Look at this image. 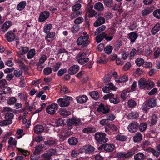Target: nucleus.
Listing matches in <instances>:
<instances>
[{"label": "nucleus", "mask_w": 160, "mask_h": 160, "mask_svg": "<svg viewBox=\"0 0 160 160\" xmlns=\"http://www.w3.org/2000/svg\"><path fill=\"white\" fill-rule=\"evenodd\" d=\"M68 143L71 145H76L78 142V140L77 138L72 137L70 138L68 141Z\"/></svg>", "instance_id": "obj_40"}, {"label": "nucleus", "mask_w": 160, "mask_h": 160, "mask_svg": "<svg viewBox=\"0 0 160 160\" xmlns=\"http://www.w3.org/2000/svg\"><path fill=\"white\" fill-rule=\"evenodd\" d=\"M129 39L132 43H134L138 37L137 34L134 32H132L128 34Z\"/></svg>", "instance_id": "obj_24"}, {"label": "nucleus", "mask_w": 160, "mask_h": 160, "mask_svg": "<svg viewBox=\"0 0 160 160\" xmlns=\"http://www.w3.org/2000/svg\"><path fill=\"white\" fill-rule=\"evenodd\" d=\"M77 59L78 63L81 65H84L89 60V58H80V57H77Z\"/></svg>", "instance_id": "obj_25"}, {"label": "nucleus", "mask_w": 160, "mask_h": 160, "mask_svg": "<svg viewBox=\"0 0 160 160\" xmlns=\"http://www.w3.org/2000/svg\"><path fill=\"white\" fill-rule=\"evenodd\" d=\"M13 114L11 112H8L6 113L5 116V118L6 120H12L13 118Z\"/></svg>", "instance_id": "obj_60"}, {"label": "nucleus", "mask_w": 160, "mask_h": 160, "mask_svg": "<svg viewBox=\"0 0 160 160\" xmlns=\"http://www.w3.org/2000/svg\"><path fill=\"white\" fill-rule=\"evenodd\" d=\"M50 15L49 12L47 11H45L41 13L38 18V22H42L48 18Z\"/></svg>", "instance_id": "obj_11"}, {"label": "nucleus", "mask_w": 160, "mask_h": 160, "mask_svg": "<svg viewBox=\"0 0 160 160\" xmlns=\"http://www.w3.org/2000/svg\"><path fill=\"white\" fill-rule=\"evenodd\" d=\"M106 27L105 25H102L99 28H97L95 32V35H98L101 32L105 30Z\"/></svg>", "instance_id": "obj_45"}, {"label": "nucleus", "mask_w": 160, "mask_h": 160, "mask_svg": "<svg viewBox=\"0 0 160 160\" xmlns=\"http://www.w3.org/2000/svg\"><path fill=\"white\" fill-rule=\"evenodd\" d=\"M12 123V120H6L0 122V126H4L6 125H9Z\"/></svg>", "instance_id": "obj_44"}, {"label": "nucleus", "mask_w": 160, "mask_h": 160, "mask_svg": "<svg viewBox=\"0 0 160 160\" xmlns=\"http://www.w3.org/2000/svg\"><path fill=\"white\" fill-rule=\"evenodd\" d=\"M55 33L53 32H50L48 33L45 37V39L48 42H51L54 39Z\"/></svg>", "instance_id": "obj_18"}, {"label": "nucleus", "mask_w": 160, "mask_h": 160, "mask_svg": "<svg viewBox=\"0 0 160 160\" xmlns=\"http://www.w3.org/2000/svg\"><path fill=\"white\" fill-rule=\"evenodd\" d=\"M138 117V114L136 112H131L128 115V117L130 119H134L137 118Z\"/></svg>", "instance_id": "obj_37"}, {"label": "nucleus", "mask_w": 160, "mask_h": 160, "mask_svg": "<svg viewBox=\"0 0 160 160\" xmlns=\"http://www.w3.org/2000/svg\"><path fill=\"white\" fill-rule=\"evenodd\" d=\"M26 5V2L24 1H22L18 5L17 9L19 11H22L24 9Z\"/></svg>", "instance_id": "obj_31"}, {"label": "nucleus", "mask_w": 160, "mask_h": 160, "mask_svg": "<svg viewBox=\"0 0 160 160\" xmlns=\"http://www.w3.org/2000/svg\"><path fill=\"white\" fill-rule=\"evenodd\" d=\"M43 147L42 145H39L36 146L35 149L33 152V154L35 155H38L40 154V152L42 150Z\"/></svg>", "instance_id": "obj_46"}, {"label": "nucleus", "mask_w": 160, "mask_h": 160, "mask_svg": "<svg viewBox=\"0 0 160 160\" xmlns=\"http://www.w3.org/2000/svg\"><path fill=\"white\" fill-rule=\"evenodd\" d=\"M147 128V125L146 123H141L139 127V130L141 132L145 131Z\"/></svg>", "instance_id": "obj_58"}, {"label": "nucleus", "mask_w": 160, "mask_h": 160, "mask_svg": "<svg viewBox=\"0 0 160 160\" xmlns=\"http://www.w3.org/2000/svg\"><path fill=\"white\" fill-rule=\"evenodd\" d=\"M148 105L151 108L155 107L156 105V99L153 98L149 99L148 101Z\"/></svg>", "instance_id": "obj_32"}, {"label": "nucleus", "mask_w": 160, "mask_h": 160, "mask_svg": "<svg viewBox=\"0 0 160 160\" xmlns=\"http://www.w3.org/2000/svg\"><path fill=\"white\" fill-rule=\"evenodd\" d=\"M83 149L86 153H89L94 151V148L90 145H85L83 147Z\"/></svg>", "instance_id": "obj_23"}, {"label": "nucleus", "mask_w": 160, "mask_h": 160, "mask_svg": "<svg viewBox=\"0 0 160 160\" xmlns=\"http://www.w3.org/2000/svg\"><path fill=\"white\" fill-rule=\"evenodd\" d=\"M94 9L98 11H102L104 9L103 4L101 2L96 3L94 6Z\"/></svg>", "instance_id": "obj_34"}, {"label": "nucleus", "mask_w": 160, "mask_h": 160, "mask_svg": "<svg viewBox=\"0 0 160 160\" xmlns=\"http://www.w3.org/2000/svg\"><path fill=\"white\" fill-rule=\"evenodd\" d=\"M153 14V16L156 18L160 19V9H157L154 11Z\"/></svg>", "instance_id": "obj_62"}, {"label": "nucleus", "mask_w": 160, "mask_h": 160, "mask_svg": "<svg viewBox=\"0 0 160 160\" xmlns=\"http://www.w3.org/2000/svg\"><path fill=\"white\" fill-rule=\"evenodd\" d=\"M81 5L80 4H77L72 7V10L73 12H78L79 10L81 8Z\"/></svg>", "instance_id": "obj_59"}, {"label": "nucleus", "mask_w": 160, "mask_h": 160, "mask_svg": "<svg viewBox=\"0 0 160 160\" xmlns=\"http://www.w3.org/2000/svg\"><path fill=\"white\" fill-rule=\"evenodd\" d=\"M153 11L152 8H147L142 11V15L145 16L152 12Z\"/></svg>", "instance_id": "obj_26"}, {"label": "nucleus", "mask_w": 160, "mask_h": 160, "mask_svg": "<svg viewBox=\"0 0 160 160\" xmlns=\"http://www.w3.org/2000/svg\"><path fill=\"white\" fill-rule=\"evenodd\" d=\"M57 143V142L55 141L52 140H48L44 142L45 145H48L49 146H52Z\"/></svg>", "instance_id": "obj_61"}, {"label": "nucleus", "mask_w": 160, "mask_h": 160, "mask_svg": "<svg viewBox=\"0 0 160 160\" xmlns=\"http://www.w3.org/2000/svg\"><path fill=\"white\" fill-rule=\"evenodd\" d=\"M106 119L108 121H112L116 118V117L113 113H108L107 114Z\"/></svg>", "instance_id": "obj_48"}, {"label": "nucleus", "mask_w": 160, "mask_h": 160, "mask_svg": "<svg viewBox=\"0 0 160 160\" xmlns=\"http://www.w3.org/2000/svg\"><path fill=\"white\" fill-rule=\"evenodd\" d=\"M142 138V134L138 132L133 137V141L135 142H139L141 141Z\"/></svg>", "instance_id": "obj_27"}, {"label": "nucleus", "mask_w": 160, "mask_h": 160, "mask_svg": "<svg viewBox=\"0 0 160 160\" xmlns=\"http://www.w3.org/2000/svg\"><path fill=\"white\" fill-rule=\"evenodd\" d=\"M138 86L141 89H150L154 86V83L151 80L147 81L144 78H142L138 82Z\"/></svg>", "instance_id": "obj_1"}, {"label": "nucleus", "mask_w": 160, "mask_h": 160, "mask_svg": "<svg viewBox=\"0 0 160 160\" xmlns=\"http://www.w3.org/2000/svg\"><path fill=\"white\" fill-rule=\"evenodd\" d=\"M17 101V99L15 97H10L7 100V103L9 105L14 104Z\"/></svg>", "instance_id": "obj_38"}, {"label": "nucleus", "mask_w": 160, "mask_h": 160, "mask_svg": "<svg viewBox=\"0 0 160 160\" xmlns=\"http://www.w3.org/2000/svg\"><path fill=\"white\" fill-rule=\"evenodd\" d=\"M138 125V122L135 121H132L128 126V129L130 132H134L137 130Z\"/></svg>", "instance_id": "obj_10"}, {"label": "nucleus", "mask_w": 160, "mask_h": 160, "mask_svg": "<svg viewBox=\"0 0 160 160\" xmlns=\"http://www.w3.org/2000/svg\"><path fill=\"white\" fill-rule=\"evenodd\" d=\"M59 113L61 115L64 117L70 115L71 113L70 112L67 111L65 109L61 108L60 110Z\"/></svg>", "instance_id": "obj_39"}, {"label": "nucleus", "mask_w": 160, "mask_h": 160, "mask_svg": "<svg viewBox=\"0 0 160 160\" xmlns=\"http://www.w3.org/2000/svg\"><path fill=\"white\" fill-rule=\"evenodd\" d=\"M107 62V60L104 57H100L97 60V62L102 64H105Z\"/></svg>", "instance_id": "obj_52"}, {"label": "nucleus", "mask_w": 160, "mask_h": 160, "mask_svg": "<svg viewBox=\"0 0 160 160\" xmlns=\"http://www.w3.org/2000/svg\"><path fill=\"white\" fill-rule=\"evenodd\" d=\"M89 94L91 97L95 100L98 99L99 97V95L97 91L91 92Z\"/></svg>", "instance_id": "obj_36"}, {"label": "nucleus", "mask_w": 160, "mask_h": 160, "mask_svg": "<svg viewBox=\"0 0 160 160\" xmlns=\"http://www.w3.org/2000/svg\"><path fill=\"white\" fill-rule=\"evenodd\" d=\"M89 36L88 35L85 36H80L77 40V43L78 45H82V47L84 48L88 46L89 44L88 40Z\"/></svg>", "instance_id": "obj_2"}, {"label": "nucleus", "mask_w": 160, "mask_h": 160, "mask_svg": "<svg viewBox=\"0 0 160 160\" xmlns=\"http://www.w3.org/2000/svg\"><path fill=\"white\" fill-rule=\"evenodd\" d=\"M128 78L126 75H123L119 78H116L115 80L117 82H122L127 81Z\"/></svg>", "instance_id": "obj_30"}, {"label": "nucleus", "mask_w": 160, "mask_h": 160, "mask_svg": "<svg viewBox=\"0 0 160 160\" xmlns=\"http://www.w3.org/2000/svg\"><path fill=\"white\" fill-rule=\"evenodd\" d=\"M23 71L22 69H17L14 71L13 73L16 77H19L22 75Z\"/></svg>", "instance_id": "obj_51"}, {"label": "nucleus", "mask_w": 160, "mask_h": 160, "mask_svg": "<svg viewBox=\"0 0 160 160\" xmlns=\"http://www.w3.org/2000/svg\"><path fill=\"white\" fill-rule=\"evenodd\" d=\"M28 51L29 48L28 47H21V49L17 52V54L19 57L21 58L22 55L26 53Z\"/></svg>", "instance_id": "obj_20"}, {"label": "nucleus", "mask_w": 160, "mask_h": 160, "mask_svg": "<svg viewBox=\"0 0 160 160\" xmlns=\"http://www.w3.org/2000/svg\"><path fill=\"white\" fill-rule=\"evenodd\" d=\"M72 100L73 98L72 97L67 96L64 98L59 99L57 101V102L61 107H66L69 105L70 101H72Z\"/></svg>", "instance_id": "obj_5"}, {"label": "nucleus", "mask_w": 160, "mask_h": 160, "mask_svg": "<svg viewBox=\"0 0 160 160\" xmlns=\"http://www.w3.org/2000/svg\"><path fill=\"white\" fill-rule=\"evenodd\" d=\"M63 123L64 121L62 119H59L55 121V125L56 127H58L60 126H62L63 124Z\"/></svg>", "instance_id": "obj_63"}, {"label": "nucleus", "mask_w": 160, "mask_h": 160, "mask_svg": "<svg viewBox=\"0 0 160 160\" xmlns=\"http://www.w3.org/2000/svg\"><path fill=\"white\" fill-rule=\"evenodd\" d=\"M82 14V12L80 11L74 12L71 13L70 15V18L71 19H73Z\"/></svg>", "instance_id": "obj_43"}, {"label": "nucleus", "mask_w": 160, "mask_h": 160, "mask_svg": "<svg viewBox=\"0 0 160 160\" xmlns=\"http://www.w3.org/2000/svg\"><path fill=\"white\" fill-rule=\"evenodd\" d=\"M112 130L113 132H118V128L117 126L112 124H108L105 127V131L108 133L110 130Z\"/></svg>", "instance_id": "obj_13"}, {"label": "nucleus", "mask_w": 160, "mask_h": 160, "mask_svg": "<svg viewBox=\"0 0 160 160\" xmlns=\"http://www.w3.org/2000/svg\"><path fill=\"white\" fill-rule=\"evenodd\" d=\"M158 117L155 114L153 115L151 118V124L152 125L155 124L157 122Z\"/></svg>", "instance_id": "obj_53"}, {"label": "nucleus", "mask_w": 160, "mask_h": 160, "mask_svg": "<svg viewBox=\"0 0 160 160\" xmlns=\"http://www.w3.org/2000/svg\"><path fill=\"white\" fill-rule=\"evenodd\" d=\"M112 50V48L111 46H107L104 48L105 52L108 54H110Z\"/></svg>", "instance_id": "obj_55"}, {"label": "nucleus", "mask_w": 160, "mask_h": 160, "mask_svg": "<svg viewBox=\"0 0 160 160\" xmlns=\"http://www.w3.org/2000/svg\"><path fill=\"white\" fill-rule=\"evenodd\" d=\"M96 131L95 128L93 127H89L84 128L82 130V132L84 133L89 134L92 133Z\"/></svg>", "instance_id": "obj_28"}, {"label": "nucleus", "mask_w": 160, "mask_h": 160, "mask_svg": "<svg viewBox=\"0 0 160 160\" xmlns=\"http://www.w3.org/2000/svg\"><path fill=\"white\" fill-rule=\"evenodd\" d=\"M12 23L11 21H9L6 22L3 24L0 23V30L3 32H5L10 28Z\"/></svg>", "instance_id": "obj_14"}, {"label": "nucleus", "mask_w": 160, "mask_h": 160, "mask_svg": "<svg viewBox=\"0 0 160 160\" xmlns=\"http://www.w3.org/2000/svg\"><path fill=\"white\" fill-rule=\"evenodd\" d=\"M146 156L142 152H138L134 156L135 160H143L146 158Z\"/></svg>", "instance_id": "obj_29"}, {"label": "nucleus", "mask_w": 160, "mask_h": 160, "mask_svg": "<svg viewBox=\"0 0 160 160\" xmlns=\"http://www.w3.org/2000/svg\"><path fill=\"white\" fill-rule=\"evenodd\" d=\"M52 72V69L49 67H48L45 68L43 71L44 74L48 75L51 73Z\"/></svg>", "instance_id": "obj_64"}, {"label": "nucleus", "mask_w": 160, "mask_h": 160, "mask_svg": "<svg viewBox=\"0 0 160 160\" xmlns=\"http://www.w3.org/2000/svg\"><path fill=\"white\" fill-rule=\"evenodd\" d=\"M52 154L50 153H47L42 155L43 160H50Z\"/></svg>", "instance_id": "obj_57"}, {"label": "nucleus", "mask_w": 160, "mask_h": 160, "mask_svg": "<svg viewBox=\"0 0 160 160\" xmlns=\"http://www.w3.org/2000/svg\"><path fill=\"white\" fill-rule=\"evenodd\" d=\"M47 58V57L45 55L42 54L41 55L38 62L43 64Z\"/></svg>", "instance_id": "obj_56"}, {"label": "nucleus", "mask_w": 160, "mask_h": 160, "mask_svg": "<svg viewBox=\"0 0 160 160\" xmlns=\"http://www.w3.org/2000/svg\"><path fill=\"white\" fill-rule=\"evenodd\" d=\"M116 88L113 85V84L111 83H109L107 85V86H105L102 88L103 91L106 93H107L109 92L110 90H116Z\"/></svg>", "instance_id": "obj_17"}, {"label": "nucleus", "mask_w": 160, "mask_h": 160, "mask_svg": "<svg viewBox=\"0 0 160 160\" xmlns=\"http://www.w3.org/2000/svg\"><path fill=\"white\" fill-rule=\"evenodd\" d=\"M103 98L104 100L109 99L110 102L114 104H118L120 102V99L118 97L112 93H109L104 95Z\"/></svg>", "instance_id": "obj_4"}, {"label": "nucleus", "mask_w": 160, "mask_h": 160, "mask_svg": "<svg viewBox=\"0 0 160 160\" xmlns=\"http://www.w3.org/2000/svg\"><path fill=\"white\" fill-rule=\"evenodd\" d=\"M80 119L78 118L73 117L68 120L67 123L68 126L71 127L72 125L77 126L80 123ZM71 127L70 128H71Z\"/></svg>", "instance_id": "obj_9"}, {"label": "nucleus", "mask_w": 160, "mask_h": 160, "mask_svg": "<svg viewBox=\"0 0 160 160\" xmlns=\"http://www.w3.org/2000/svg\"><path fill=\"white\" fill-rule=\"evenodd\" d=\"M79 69V67L78 65H73L70 68L68 72L71 75H73L77 73Z\"/></svg>", "instance_id": "obj_19"}, {"label": "nucleus", "mask_w": 160, "mask_h": 160, "mask_svg": "<svg viewBox=\"0 0 160 160\" xmlns=\"http://www.w3.org/2000/svg\"><path fill=\"white\" fill-rule=\"evenodd\" d=\"M144 62V60L141 58H138L135 61L136 64L138 66L140 67L143 65Z\"/></svg>", "instance_id": "obj_47"}, {"label": "nucleus", "mask_w": 160, "mask_h": 160, "mask_svg": "<svg viewBox=\"0 0 160 160\" xmlns=\"http://www.w3.org/2000/svg\"><path fill=\"white\" fill-rule=\"evenodd\" d=\"M52 27L51 24H49L45 26L44 28L43 31L46 33H48L50 32Z\"/></svg>", "instance_id": "obj_49"}, {"label": "nucleus", "mask_w": 160, "mask_h": 160, "mask_svg": "<svg viewBox=\"0 0 160 160\" xmlns=\"http://www.w3.org/2000/svg\"><path fill=\"white\" fill-rule=\"evenodd\" d=\"M8 148L12 147L13 145L16 146L17 144V141L15 140L12 137H10L8 141Z\"/></svg>", "instance_id": "obj_42"}, {"label": "nucleus", "mask_w": 160, "mask_h": 160, "mask_svg": "<svg viewBox=\"0 0 160 160\" xmlns=\"http://www.w3.org/2000/svg\"><path fill=\"white\" fill-rule=\"evenodd\" d=\"M97 110L99 112L102 113L103 114H107L110 111V106L107 105H104L101 104L98 106Z\"/></svg>", "instance_id": "obj_8"}, {"label": "nucleus", "mask_w": 160, "mask_h": 160, "mask_svg": "<svg viewBox=\"0 0 160 160\" xmlns=\"http://www.w3.org/2000/svg\"><path fill=\"white\" fill-rule=\"evenodd\" d=\"M97 19L95 21L94 23V26L96 27H98L101 25L104 24L105 22V19L103 17L100 16L99 14L98 15Z\"/></svg>", "instance_id": "obj_15"}, {"label": "nucleus", "mask_w": 160, "mask_h": 160, "mask_svg": "<svg viewBox=\"0 0 160 160\" xmlns=\"http://www.w3.org/2000/svg\"><path fill=\"white\" fill-rule=\"evenodd\" d=\"M58 107V105L57 104H52L47 107L46 110V112L48 114L53 115L57 111Z\"/></svg>", "instance_id": "obj_7"}, {"label": "nucleus", "mask_w": 160, "mask_h": 160, "mask_svg": "<svg viewBox=\"0 0 160 160\" xmlns=\"http://www.w3.org/2000/svg\"><path fill=\"white\" fill-rule=\"evenodd\" d=\"M106 134L104 132H98L95 135V140L100 144L106 142L108 140V138L106 137Z\"/></svg>", "instance_id": "obj_3"}, {"label": "nucleus", "mask_w": 160, "mask_h": 160, "mask_svg": "<svg viewBox=\"0 0 160 160\" xmlns=\"http://www.w3.org/2000/svg\"><path fill=\"white\" fill-rule=\"evenodd\" d=\"M76 99L78 103H82L86 102L87 101L88 98L86 96L83 95L77 97Z\"/></svg>", "instance_id": "obj_22"}, {"label": "nucleus", "mask_w": 160, "mask_h": 160, "mask_svg": "<svg viewBox=\"0 0 160 160\" xmlns=\"http://www.w3.org/2000/svg\"><path fill=\"white\" fill-rule=\"evenodd\" d=\"M7 41L9 42L13 41L15 38V34L12 31L8 32L5 36Z\"/></svg>", "instance_id": "obj_16"}, {"label": "nucleus", "mask_w": 160, "mask_h": 160, "mask_svg": "<svg viewBox=\"0 0 160 160\" xmlns=\"http://www.w3.org/2000/svg\"><path fill=\"white\" fill-rule=\"evenodd\" d=\"M103 148L104 150L107 152H112L114 149L115 146L112 144H106L102 145L99 148Z\"/></svg>", "instance_id": "obj_12"}, {"label": "nucleus", "mask_w": 160, "mask_h": 160, "mask_svg": "<svg viewBox=\"0 0 160 160\" xmlns=\"http://www.w3.org/2000/svg\"><path fill=\"white\" fill-rule=\"evenodd\" d=\"M160 29V24L159 23H157L152 28L151 32L153 35H155Z\"/></svg>", "instance_id": "obj_33"}, {"label": "nucleus", "mask_w": 160, "mask_h": 160, "mask_svg": "<svg viewBox=\"0 0 160 160\" xmlns=\"http://www.w3.org/2000/svg\"><path fill=\"white\" fill-rule=\"evenodd\" d=\"M128 107L131 108L135 107L137 105V103L135 101L131 99L128 101Z\"/></svg>", "instance_id": "obj_50"}, {"label": "nucleus", "mask_w": 160, "mask_h": 160, "mask_svg": "<svg viewBox=\"0 0 160 160\" xmlns=\"http://www.w3.org/2000/svg\"><path fill=\"white\" fill-rule=\"evenodd\" d=\"M44 130V127L41 125H37L34 127V132L37 134H40L42 133Z\"/></svg>", "instance_id": "obj_21"}, {"label": "nucleus", "mask_w": 160, "mask_h": 160, "mask_svg": "<svg viewBox=\"0 0 160 160\" xmlns=\"http://www.w3.org/2000/svg\"><path fill=\"white\" fill-rule=\"evenodd\" d=\"M134 154V152L132 151H130L127 153L123 152H119L117 153L116 157L119 158L120 160H123L128 158Z\"/></svg>", "instance_id": "obj_6"}, {"label": "nucleus", "mask_w": 160, "mask_h": 160, "mask_svg": "<svg viewBox=\"0 0 160 160\" xmlns=\"http://www.w3.org/2000/svg\"><path fill=\"white\" fill-rule=\"evenodd\" d=\"M106 35V33L104 32H102L101 34L98 35L96 37V42L98 43L100 42L104 38Z\"/></svg>", "instance_id": "obj_35"}, {"label": "nucleus", "mask_w": 160, "mask_h": 160, "mask_svg": "<svg viewBox=\"0 0 160 160\" xmlns=\"http://www.w3.org/2000/svg\"><path fill=\"white\" fill-rule=\"evenodd\" d=\"M36 51L34 49H31L29 51L27 54V58L28 59L32 58L35 55Z\"/></svg>", "instance_id": "obj_41"}, {"label": "nucleus", "mask_w": 160, "mask_h": 160, "mask_svg": "<svg viewBox=\"0 0 160 160\" xmlns=\"http://www.w3.org/2000/svg\"><path fill=\"white\" fill-rule=\"evenodd\" d=\"M60 141H63L67 138V136L66 135L65 132H60L59 134Z\"/></svg>", "instance_id": "obj_54"}]
</instances>
